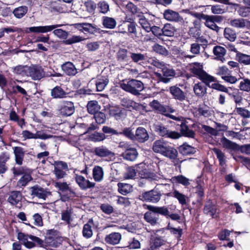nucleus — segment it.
<instances>
[{"instance_id": "79ce46f5", "label": "nucleus", "mask_w": 250, "mask_h": 250, "mask_svg": "<svg viewBox=\"0 0 250 250\" xmlns=\"http://www.w3.org/2000/svg\"><path fill=\"white\" fill-rule=\"evenodd\" d=\"M213 53L217 60L223 61L226 53V50L222 46L217 45L214 47Z\"/></svg>"}, {"instance_id": "4c0bfd02", "label": "nucleus", "mask_w": 250, "mask_h": 250, "mask_svg": "<svg viewBox=\"0 0 250 250\" xmlns=\"http://www.w3.org/2000/svg\"><path fill=\"white\" fill-rule=\"evenodd\" d=\"M103 26L108 29H114L117 24L116 20L111 17L104 16L102 18Z\"/></svg>"}, {"instance_id": "f03ea898", "label": "nucleus", "mask_w": 250, "mask_h": 250, "mask_svg": "<svg viewBox=\"0 0 250 250\" xmlns=\"http://www.w3.org/2000/svg\"><path fill=\"white\" fill-rule=\"evenodd\" d=\"M120 86L125 91L135 96L139 95L140 92L145 88L144 84L141 81L136 79L129 80L126 83H123Z\"/></svg>"}, {"instance_id": "6e6d98bb", "label": "nucleus", "mask_w": 250, "mask_h": 250, "mask_svg": "<svg viewBox=\"0 0 250 250\" xmlns=\"http://www.w3.org/2000/svg\"><path fill=\"white\" fill-rule=\"evenodd\" d=\"M195 111L193 113L196 116H203L205 117H208L211 115V113L207 108L204 107H199L196 108Z\"/></svg>"}, {"instance_id": "ea45409f", "label": "nucleus", "mask_w": 250, "mask_h": 250, "mask_svg": "<svg viewBox=\"0 0 250 250\" xmlns=\"http://www.w3.org/2000/svg\"><path fill=\"white\" fill-rule=\"evenodd\" d=\"M109 83V80L106 76H101L97 80L96 85L98 91L104 90Z\"/></svg>"}, {"instance_id": "a18cd8bd", "label": "nucleus", "mask_w": 250, "mask_h": 250, "mask_svg": "<svg viewBox=\"0 0 250 250\" xmlns=\"http://www.w3.org/2000/svg\"><path fill=\"white\" fill-rule=\"evenodd\" d=\"M163 36L172 37L176 31L175 27L170 23H166L162 28Z\"/></svg>"}, {"instance_id": "a211bd4d", "label": "nucleus", "mask_w": 250, "mask_h": 250, "mask_svg": "<svg viewBox=\"0 0 250 250\" xmlns=\"http://www.w3.org/2000/svg\"><path fill=\"white\" fill-rule=\"evenodd\" d=\"M134 136L133 141H137L140 143H144L149 138L147 131L143 127H139L137 128Z\"/></svg>"}, {"instance_id": "ddd939ff", "label": "nucleus", "mask_w": 250, "mask_h": 250, "mask_svg": "<svg viewBox=\"0 0 250 250\" xmlns=\"http://www.w3.org/2000/svg\"><path fill=\"white\" fill-rule=\"evenodd\" d=\"M76 182L82 190H86L88 188H93L95 183L86 179L83 176L76 174L75 175Z\"/></svg>"}, {"instance_id": "774afa93", "label": "nucleus", "mask_w": 250, "mask_h": 250, "mask_svg": "<svg viewBox=\"0 0 250 250\" xmlns=\"http://www.w3.org/2000/svg\"><path fill=\"white\" fill-rule=\"evenodd\" d=\"M96 123L98 124H104L106 121L105 114L102 112H98L94 116Z\"/></svg>"}, {"instance_id": "b1692460", "label": "nucleus", "mask_w": 250, "mask_h": 250, "mask_svg": "<svg viewBox=\"0 0 250 250\" xmlns=\"http://www.w3.org/2000/svg\"><path fill=\"white\" fill-rule=\"evenodd\" d=\"M162 155L174 162L177 160L178 153L175 148L168 145Z\"/></svg>"}, {"instance_id": "6ab92c4d", "label": "nucleus", "mask_w": 250, "mask_h": 250, "mask_svg": "<svg viewBox=\"0 0 250 250\" xmlns=\"http://www.w3.org/2000/svg\"><path fill=\"white\" fill-rule=\"evenodd\" d=\"M168 145L166 141L160 139L153 142L152 149L155 153L162 155Z\"/></svg>"}, {"instance_id": "49530a36", "label": "nucleus", "mask_w": 250, "mask_h": 250, "mask_svg": "<svg viewBox=\"0 0 250 250\" xmlns=\"http://www.w3.org/2000/svg\"><path fill=\"white\" fill-rule=\"evenodd\" d=\"M180 152L183 155H187L190 154H193L196 152L194 147L188 145L187 143H184L179 147Z\"/></svg>"}, {"instance_id": "052dcab7", "label": "nucleus", "mask_w": 250, "mask_h": 250, "mask_svg": "<svg viewBox=\"0 0 250 250\" xmlns=\"http://www.w3.org/2000/svg\"><path fill=\"white\" fill-rule=\"evenodd\" d=\"M238 61L245 65L250 64V56L243 53H238L236 56Z\"/></svg>"}, {"instance_id": "3c124183", "label": "nucleus", "mask_w": 250, "mask_h": 250, "mask_svg": "<svg viewBox=\"0 0 250 250\" xmlns=\"http://www.w3.org/2000/svg\"><path fill=\"white\" fill-rule=\"evenodd\" d=\"M130 58L135 63H141L146 60V56L140 53H130Z\"/></svg>"}, {"instance_id": "c756f323", "label": "nucleus", "mask_w": 250, "mask_h": 250, "mask_svg": "<svg viewBox=\"0 0 250 250\" xmlns=\"http://www.w3.org/2000/svg\"><path fill=\"white\" fill-rule=\"evenodd\" d=\"M138 169L137 171L138 172L139 176L142 179H154L155 177V174L153 172L149 171L148 169L144 168L142 166V164H140L138 167Z\"/></svg>"}, {"instance_id": "cd10ccee", "label": "nucleus", "mask_w": 250, "mask_h": 250, "mask_svg": "<svg viewBox=\"0 0 250 250\" xmlns=\"http://www.w3.org/2000/svg\"><path fill=\"white\" fill-rule=\"evenodd\" d=\"M138 153L136 148L131 147L130 149L125 150L122 154L124 159L128 161H133L136 159Z\"/></svg>"}, {"instance_id": "dca6fc26", "label": "nucleus", "mask_w": 250, "mask_h": 250, "mask_svg": "<svg viewBox=\"0 0 250 250\" xmlns=\"http://www.w3.org/2000/svg\"><path fill=\"white\" fill-rule=\"evenodd\" d=\"M203 211L205 214L213 218H217L218 216L217 207L210 200L208 201L205 204Z\"/></svg>"}, {"instance_id": "aec40b11", "label": "nucleus", "mask_w": 250, "mask_h": 250, "mask_svg": "<svg viewBox=\"0 0 250 250\" xmlns=\"http://www.w3.org/2000/svg\"><path fill=\"white\" fill-rule=\"evenodd\" d=\"M204 83L198 82L193 85V89L195 95L198 98H203L205 96L207 92V86Z\"/></svg>"}, {"instance_id": "8fccbe9b", "label": "nucleus", "mask_w": 250, "mask_h": 250, "mask_svg": "<svg viewBox=\"0 0 250 250\" xmlns=\"http://www.w3.org/2000/svg\"><path fill=\"white\" fill-rule=\"evenodd\" d=\"M105 138L106 137L104 133L97 131H95L89 135V140L94 142L103 141Z\"/></svg>"}, {"instance_id": "4be33fe9", "label": "nucleus", "mask_w": 250, "mask_h": 250, "mask_svg": "<svg viewBox=\"0 0 250 250\" xmlns=\"http://www.w3.org/2000/svg\"><path fill=\"white\" fill-rule=\"evenodd\" d=\"M27 76L31 77L34 80H40L43 76L42 69L37 66H28Z\"/></svg>"}, {"instance_id": "473e14b6", "label": "nucleus", "mask_w": 250, "mask_h": 250, "mask_svg": "<svg viewBox=\"0 0 250 250\" xmlns=\"http://www.w3.org/2000/svg\"><path fill=\"white\" fill-rule=\"evenodd\" d=\"M121 104L122 106L128 108L130 110H131L132 109L137 110L141 106L140 104L136 103L133 101L125 98L121 100Z\"/></svg>"}, {"instance_id": "20e7f679", "label": "nucleus", "mask_w": 250, "mask_h": 250, "mask_svg": "<svg viewBox=\"0 0 250 250\" xmlns=\"http://www.w3.org/2000/svg\"><path fill=\"white\" fill-rule=\"evenodd\" d=\"M146 209L151 211L155 214H159L165 216L167 218L169 217L173 220H178L180 219V216L176 213L169 214V210L166 206L157 207L152 205H147Z\"/></svg>"}, {"instance_id": "423d86ee", "label": "nucleus", "mask_w": 250, "mask_h": 250, "mask_svg": "<svg viewBox=\"0 0 250 250\" xmlns=\"http://www.w3.org/2000/svg\"><path fill=\"white\" fill-rule=\"evenodd\" d=\"M45 243L54 247H58L62 242V238L59 236L58 232L54 229L47 231L45 236Z\"/></svg>"}, {"instance_id": "5701e85b", "label": "nucleus", "mask_w": 250, "mask_h": 250, "mask_svg": "<svg viewBox=\"0 0 250 250\" xmlns=\"http://www.w3.org/2000/svg\"><path fill=\"white\" fill-rule=\"evenodd\" d=\"M162 155L174 162L177 160L178 153L175 148L168 145Z\"/></svg>"}, {"instance_id": "c03bdc74", "label": "nucleus", "mask_w": 250, "mask_h": 250, "mask_svg": "<svg viewBox=\"0 0 250 250\" xmlns=\"http://www.w3.org/2000/svg\"><path fill=\"white\" fill-rule=\"evenodd\" d=\"M223 35L225 38L231 42H234L237 37L236 32L230 27L224 29Z\"/></svg>"}, {"instance_id": "72a5a7b5", "label": "nucleus", "mask_w": 250, "mask_h": 250, "mask_svg": "<svg viewBox=\"0 0 250 250\" xmlns=\"http://www.w3.org/2000/svg\"><path fill=\"white\" fill-rule=\"evenodd\" d=\"M94 225L93 221L92 219L88 220V222L85 224L83 227V235L86 238H89L93 235V231L92 227Z\"/></svg>"}, {"instance_id": "393cba45", "label": "nucleus", "mask_w": 250, "mask_h": 250, "mask_svg": "<svg viewBox=\"0 0 250 250\" xmlns=\"http://www.w3.org/2000/svg\"><path fill=\"white\" fill-rule=\"evenodd\" d=\"M122 239V235L119 232H112L105 236V242L110 245H116L119 243Z\"/></svg>"}, {"instance_id": "37998d69", "label": "nucleus", "mask_w": 250, "mask_h": 250, "mask_svg": "<svg viewBox=\"0 0 250 250\" xmlns=\"http://www.w3.org/2000/svg\"><path fill=\"white\" fill-rule=\"evenodd\" d=\"M149 105L153 108V109L156 111L158 113L162 114L165 115L166 114V113L167 112V108L157 100H153L152 102L150 103Z\"/></svg>"}, {"instance_id": "864d4df0", "label": "nucleus", "mask_w": 250, "mask_h": 250, "mask_svg": "<svg viewBox=\"0 0 250 250\" xmlns=\"http://www.w3.org/2000/svg\"><path fill=\"white\" fill-rule=\"evenodd\" d=\"M139 23L142 27L147 32L151 30V25L147 20L143 16H139Z\"/></svg>"}, {"instance_id": "338daca9", "label": "nucleus", "mask_w": 250, "mask_h": 250, "mask_svg": "<svg viewBox=\"0 0 250 250\" xmlns=\"http://www.w3.org/2000/svg\"><path fill=\"white\" fill-rule=\"evenodd\" d=\"M136 176V170L133 167H129L127 168L126 172L124 175L125 179H132Z\"/></svg>"}, {"instance_id": "9b49d317", "label": "nucleus", "mask_w": 250, "mask_h": 250, "mask_svg": "<svg viewBox=\"0 0 250 250\" xmlns=\"http://www.w3.org/2000/svg\"><path fill=\"white\" fill-rule=\"evenodd\" d=\"M31 195L34 197L45 200L49 196L51 195V192L47 189L43 188L38 185L32 187L30 188Z\"/></svg>"}, {"instance_id": "f8f14e48", "label": "nucleus", "mask_w": 250, "mask_h": 250, "mask_svg": "<svg viewBox=\"0 0 250 250\" xmlns=\"http://www.w3.org/2000/svg\"><path fill=\"white\" fill-rule=\"evenodd\" d=\"M163 17L169 21L179 22L183 21V18L178 12L170 9H166L164 11Z\"/></svg>"}, {"instance_id": "9d476101", "label": "nucleus", "mask_w": 250, "mask_h": 250, "mask_svg": "<svg viewBox=\"0 0 250 250\" xmlns=\"http://www.w3.org/2000/svg\"><path fill=\"white\" fill-rule=\"evenodd\" d=\"M61 24H55L51 25L33 26L26 28L24 32L25 33L33 32L35 33H45L55 29V28L61 26Z\"/></svg>"}, {"instance_id": "e433bc0d", "label": "nucleus", "mask_w": 250, "mask_h": 250, "mask_svg": "<svg viewBox=\"0 0 250 250\" xmlns=\"http://www.w3.org/2000/svg\"><path fill=\"white\" fill-rule=\"evenodd\" d=\"M144 214V219L152 226H155L158 224L159 218L155 215L153 212L149 210Z\"/></svg>"}, {"instance_id": "f257e3e1", "label": "nucleus", "mask_w": 250, "mask_h": 250, "mask_svg": "<svg viewBox=\"0 0 250 250\" xmlns=\"http://www.w3.org/2000/svg\"><path fill=\"white\" fill-rule=\"evenodd\" d=\"M190 66L191 72L195 77L206 83L207 86H209V83L215 81V78L214 77L208 75L203 70V66L202 63L194 62Z\"/></svg>"}, {"instance_id": "603ef678", "label": "nucleus", "mask_w": 250, "mask_h": 250, "mask_svg": "<svg viewBox=\"0 0 250 250\" xmlns=\"http://www.w3.org/2000/svg\"><path fill=\"white\" fill-rule=\"evenodd\" d=\"M119 192L123 195L129 193L132 189V186L128 184L119 183L118 184Z\"/></svg>"}, {"instance_id": "f3484780", "label": "nucleus", "mask_w": 250, "mask_h": 250, "mask_svg": "<svg viewBox=\"0 0 250 250\" xmlns=\"http://www.w3.org/2000/svg\"><path fill=\"white\" fill-rule=\"evenodd\" d=\"M93 152L95 155L101 158L109 157L113 156L114 155V153L111 150L103 145L96 147Z\"/></svg>"}, {"instance_id": "09e8293b", "label": "nucleus", "mask_w": 250, "mask_h": 250, "mask_svg": "<svg viewBox=\"0 0 250 250\" xmlns=\"http://www.w3.org/2000/svg\"><path fill=\"white\" fill-rule=\"evenodd\" d=\"M170 181L173 184H181L185 186L190 184L189 179L182 175L172 177Z\"/></svg>"}, {"instance_id": "0eeeda50", "label": "nucleus", "mask_w": 250, "mask_h": 250, "mask_svg": "<svg viewBox=\"0 0 250 250\" xmlns=\"http://www.w3.org/2000/svg\"><path fill=\"white\" fill-rule=\"evenodd\" d=\"M223 20V17L215 15H206L204 18V20L205 21V25L208 28L216 32H218L220 28L217 25L216 23H220Z\"/></svg>"}, {"instance_id": "bf43d9fd", "label": "nucleus", "mask_w": 250, "mask_h": 250, "mask_svg": "<svg viewBox=\"0 0 250 250\" xmlns=\"http://www.w3.org/2000/svg\"><path fill=\"white\" fill-rule=\"evenodd\" d=\"M84 38L80 36L74 35L69 39L64 41L63 42L65 44L70 45L73 43L81 42L84 41Z\"/></svg>"}, {"instance_id": "0e129e2a", "label": "nucleus", "mask_w": 250, "mask_h": 250, "mask_svg": "<svg viewBox=\"0 0 250 250\" xmlns=\"http://www.w3.org/2000/svg\"><path fill=\"white\" fill-rule=\"evenodd\" d=\"M212 150L218 159L220 164L222 166L224 165L226 162L224 153L221 150L217 148H214Z\"/></svg>"}, {"instance_id": "c9c22d12", "label": "nucleus", "mask_w": 250, "mask_h": 250, "mask_svg": "<svg viewBox=\"0 0 250 250\" xmlns=\"http://www.w3.org/2000/svg\"><path fill=\"white\" fill-rule=\"evenodd\" d=\"M92 175L94 180L97 182L102 181L104 178V170L102 167L95 166L92 170Z\"/></svg>"}, {"instance_id": "6e6552de", "label": "nucleus", "mask_w": 250, "mask_h": 250, "mask_svg": "<svg viewBox=\"0 0 250 250\" xmlns=\"http://www.w3.org/2000/svg\"><path fill=\"white\" fill-rule=\"evenodd\" d=\"M161 196V192L155 189L145 192L140 196L142 200L153 203L158 202Z\"/></svg>"}, {"instance_id": "69168bd1", "label": "nucleus", "mask_w": 250, "mask_h": 250, "mask_svg": "<svg viewBox=\"0 0 250 250\" xmlns=\"http://www.w3.org/2000/svg\"><path fill=\"white\" fill-rule=\"evenodd\" d=\"M153 50L157 53L167 56L168 55V51L164 46L159 44H155L153 47Z\"/></svg>"}, {"instance_id": "a19ab883", "label": "nucleus", "mask_w": 250, "mask_h": 250, "mask_svg": "<svg viewBox=\"0 0 250 250\" xmlns=\"http://www.w3.org/2000/svg\"><path fill=\"white\" fill-rule=\"evenodd\" d=\"M87 108L89 113L94 115L99 112L101 106L97 101H91L88 102Z\"/></svg>"}, {"instance_id": "4d7b16f0", "label": "nucleus", "mask_w": 250, "mask_h": 250, "mask_svg": "<svg viewBox=\"0 0 250 250\" xmlns=\"http://www.w3.org/2000/svg\"><path fill=\"white\" fill-rule=\"evenodd\" d=\"M28 66L19 65L14 68V72L22 76H27Z\"/></svg>"}, {"instance_id": "5fc2aeb1", "label": "nucleus", "mask_w": 250, "mask_h": 250, "mask_svg": "<svg viewBox=\"0 0 250 250\" xmlns=\"http://www.w3.org/2000/svg\"><path fill=\"white\" fill-rule=\"evenodd\" d=\"M26 6H21L15 8L13 11L14 16L19 19L22 18L27 12Z\"/></svg>"}, {"instance_id": "f704fd0d", "label": "nucleus", "mask_w": 250, "mask_h": 250, "mask_svg": "<svg viewBox=\"0 0 250 250\" xmlns=\"http://www.w3.org/2000/svg\"><path fill=\"white\" fill-rule=\"evenodd\" d=\"M168 195L177 199L179 203L182 206L187 204L188 197L176 189H173L171 193H168Z\"/></svg>"}, {"instance_id": "bb28decb", "label": "nucleus", "mask_w": 250, "mask_h": 250, "mask_svg": "<svg viewBox=\"0 0 250 250\" xmlns=\"http://www.w3.org/2000/svg\"><path fill=\"white\" fill-rule=\"evenodd\" d=\"M169 92L172 96L176 100L183 101L186 99L185 93L178 86H172L169 88Z\"/></svg>"}, {"instance_id": "680f3d73", "label": "nucleus", "mask_w": 250, "mask_h": 250, "mask_svg": "<svg viewBox=\"0 0 250 250\" xmlns=\"http://www.w3.org/2000/svg\"><path fill=\"white\" fill-rule=\"evenodd\" d=\"M97 31L96 28L92 24L89 23H85L83 27V32L84 34H94Z\"/></svg>"}, {"instance_id": "7ed1b4c3", "label": "nucleus", "mask_w": 250, "mask_h": 250, "mask_svg": "<svg viewBox=\"0 0 250 250\" xmlns=\"http://www.w3.org/2000/svg\"><path fill=\"white\" fill-rule=\"evenodd\" d=\"M154 131L160 136L171 139H177L181 137L179 132L171 131L167 127L162 124L154 125Z\"/></svg>"}, {"instance_id": "a878e982", "label": "nucleus", "mask_w": 250, "mask_h": 250, "mask_svg": "<svg viewBox=\"0 0 250 250\" xmlns=\"http://www.w3.org/2000/svg\"><path fill=\"white\" fill-rule=\"evenodd\" d=\"M180 132L181 136H185L187 137L193 138L195 137V133L194 131L189 128L187 125V122L185 120L180 124Z\"/></svg>"}, {"instance_id": "2f4dec72", "label": "nucleus", "mask_w": 250, "mask_h": 250, "mask_svg": "<svg viewBox=\"0 0 250 250\" xmlns=\"http://www.w3.org/2000/svg\"><path fill=\"white\" fill-rule=\"evenodd\" d=\"M221 142L223 147L227 149L235 151L239 149V146L236 143L231 141L225 137L221 139Z\"/></svg>"}, {"instance_id": "39448f33", "label": "nucleus", "mask_w": 250, "mask_h": 250, "mask_svg": "<svg viewBox=\"0 0 250 250\" xmlns=\"http://www.w3.org/2000/svg\"><path fill=\"white\" fill-rule=\"evenodd\" d=\"M160 71L155 73L158 80L164 83H168L170 79L175 76V71L165 64Z\"/></svg>"}, {"instance_id": "4468645a", "label": "nucleus", "mask_w": 250, "mask_h": 250, "mask_svg": "<svg viewBox=\"0 0 250 250\" xmlns=\"http://www.w3.org/2000/svg\"><path fill=\"white\" fill-rule=\"evenodd\" d=\"M68 169L67 164L65 162L62 161L55 162L54 174L57 179L62 178L66 174L65 170Z\"/></svg>"}, {"instance_id": "de8ad7c7", "label": "nucleus", "mask_w": 250, "mask_h": 250, "mask_svg": "<svg viewBox=\"0 0 250 250\" xmlns=\"http://www.w3.org/2000/svg\"><path fill=\"white\" fill-rule=\"evenodd\" d=\"M66 93L59 86H56L53 88L51 91V96L55 99L62 98L65 97Z\"/></svg>"}, {"instance_id": "2eb2a0df", "label": "nucleus", "mask_w": 250, "mask_h": 250, "mask_svg": "<svg viewBox=\"0 0 250 250\" xmlns=\"http://www.w3.org/2000/svg\"><path fill=\"white\" fill-rule=\"evenodd\" d=\"M21 199L22 195L20 191H12L9 194L7 201L11 205L15 206L17 208H21Z\"/></svg>"}, {"instance_id": "13d9d810", "label": "nucleus", "mask_w": 250, "mask_h": 250, "mask_svg": "<svg viewBox=\"0 0 250 250\" xmlns=\"http://www.w3.org/2000/svg\"><path fill=\"white\" fill-rule=\"evenodd\" d=\"M31 180L32 177L29 174H24L17 182V186L19 188L25 187Z\"/></svg>"}, {"instance_id": "7c9ffc66", "label": "nucleus", "mask_w": 250, "mask_h": 250, "mask_svg": "<svg viewBox=\"0 0 250 250\" xmlns=\"http://www.w3.org/2000/svg\"><path fill=\"white\" fill-rule=\"evenodd\" d=\"M63 72L68 76H74L77 73V70L74 65L71 62H66L62 65Z\"/></svg>"}, {"instance_id": "c85d7f7f", "label": "nucleus", "mask_w": 250, "mask_h": 250, "mask_svg": "<svg viewBox=\"0 0 250 250\" xmlns=\"http://www.w3.org/2000/svg\"><path fill=\"white\" fill-rule=\"evenodd\" d=\"M13 149L16 164L19 165H21L25 154L23 149L20 146L14 147Z\"/></svg>"}, {"instance_id": "e2e57ef3", "label": "nucleus", "mask_w": 250, "mask_h": 250, "mask_svg": "<svg viewBox=\"0 0 250 250\" xmlns=\"http://www.w3.org/2000/svg\"><path fill=\"white\" fill-rule=\"evenodd\" d=\"M239 88L241 90L246 92L250 91V80L246 78L244 79L240 83Z\"/></svg>"}, {"instance_id": "412c9836", "label": "nucleus", "mask_w": 250, "mask_h": 250, "mask_svg": "<svg viewBox=\"0 0 250 250\" xmlns=\"http://www.w3.org/2000/svg\"><path fill=\"white\" fill-rule=\"evenodd\" d=\"M17 238L27 249H32L36 246V244L32 241H29V239L30 240V235L19 232Z\"/></svg>"}, {"instance_id": "1a4fd4ad", "label": "nucleus", "mask_w": 250, "mask_h": 250, "mask_svg": "<svg viewBox=\"0 0 250 250\" xmlns=\"http://www.w3.org/2000/svg\"><path fill=\"white\" fill-rule=\"evenodd\" d=\"M58 108L60 114L64 116H71L75 111L74 104L70 101H61Z\"/></svg>"}, {"instance_id": "58836bf2", "label": "nucleus", "mask_w": 250, "mask_h": 250, "mask_svg": "<svg viewBox=\"0 0 250 250\" xmlns=\"http://www.w3.org/2000/svg\"><path fill=\"white\" fill-rule=\"evenodd\" d=\"M230 26L236 28H243L246 25L247 21L242 18L229 20Z\"/></svg>"}]
</instances>
